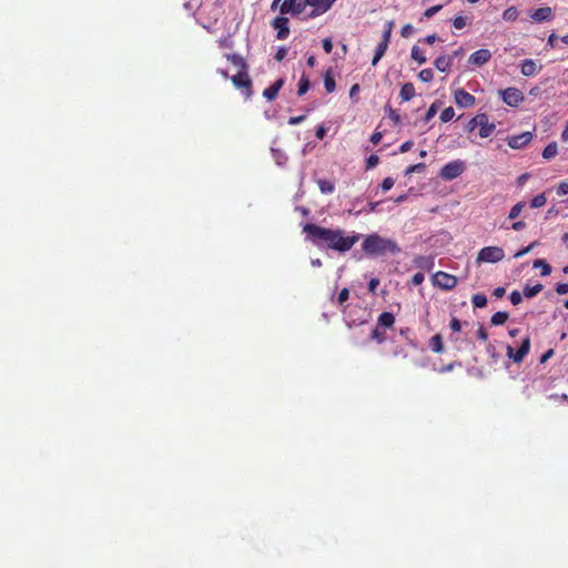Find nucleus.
<instances>
[{
	"instance_id": "69168bd1",
	"label": "nucleus",
	"mask_w": 568,
	"mask_h": 568,
	"mask_svg": "<svg viewBox=\"0 0 568 568\" xmlns=\"http://www.w3.org/2000/svg\"><path fill=\"white\" fill-rule=\"evenodd\" d=\"M413 144H414L413 141H406L405 143H403L400 145L399 151L402 153H405V152H407V151H409L412 149Z\"/></svg>"
},
{
	"instance_id": "bf43d9fd",
	"label": "nucleus",
	"mask_w": 568,
	"mask_h": 568,
	"mask_svg": "<svg viewBox=\"0 0 568 568\" xmlns=\"http://www.w3.org/2000/svg\"><path fill=\"white\" fill-rule=\"evenodd\" d=\"M449 326H450V328H452L454 332H459V331H460V328H462V324H460L459 320H457V318H455V317L450 321Z\"/></svg>"
},
{
	"instance_id": "4468645a",
	"label": "nucleus",
	"mask_w": 568,
	"mask_h": 568,
	"mask_svg": "<svg viewBox=\"0 0 568 568\" xmlns=\"http://www.w3.org/2000/svg\"><path fill=\"white\" fill-rule=\"evenodd\" d=\"M530 17L537 22L548 21L552 18V10L550 7L539 8L535 10Z\"/></svg>"
},
{
	"instance_id": "864d4df0",
	"label": "nucleus",
	"mask_w": 568,
	"mask_h": 568,
	"mask_svg": "<svg viewBox=\"0 0 568 568\" xmlns=\"http://www.w3.org/2000/svg\"><path fill=\"white\" fill-rule=\"evenodd\" d=\"M286 54H287V49H286V48H284V47H281V48H278V50L276 51V53H275V57H274V58H275V60H277V61H282V60H284V59H285Z\"/></svg>"
},
{
	"instance_id": "ea45409f",
	"label": "nucleus",
	"mask_w": 568,
	"mask_h": 568,
	"mask_svg": "<svg viewBox=\"0 0 568 568\" xmlns=\"http://www.w3.org/2000/svg\"><path fill=\"white\" fill-rule=\"evenodd\" d=\"M425 168H426V165L424 163H417V164L410 165L406 169L405 175H409V174L416 173V172H423L425 170Z\"/></svg>"
},
{
	"instance_id": "680f3d73",
	"label": "nucleus",
	"mask_w": 568,
	"mask_h": 568,
	"mask_svg": "<svg viewBox=\"0 0 568 568\" xmlns=\"http://www.w3.org/2000/svg\"><path fill=\"white\" fill-rule=\"evenodd\" d=\"M315 135L320 140L324 139V136L326 135V129L324 128V125H320L316 129Z\"/></svg>"
},
{
	"instance_id": "c9c22d12",
	"label": "nucleus",
	"mask_w": 568,
	"mask_h": 568,
	"mask_svg": "<svg viewBox=\"0 0 568 568\" xmlns=\"http://www.w3.org/2000/svg\"><path fill=\"white\" fill-rule=\"evenodd\" d=\"M473 304L475 307H484L487 304V297L484 294L473 295Z\"/></svg>"
},
{
	"instance_id": "3c124183",
	"label": "nucleus",
	"mask_w": 568,
	"mask_h": 568,
	"mask_svg": "<svg viewBox=\"0 0 568 568\" xmlns=\"http://www.w3.org/2000/svg\"><path fill=\"white\" fill-rule=\"evenodd\" d=\"M348 297H349V291L347 288H343L338 294L337 301L339 304H343L348 300Z\"/></svg>"
},
{
	"instance_id": "f03ea898",
	"label": "nucleus",
	"mask_w": 568,
	"mask_h": 568,
	"mask_svg": "<svg viewBox=\"0 0 568 568\" xmlns=\"http://www.w3.org/2000/svg\"><path fill=\"white\" fill-rule=\"evenodd\" d=\"M363 251L368 255H385L387 253L397 254L400 252V248L390 239H385L379 236L378 234H371L366 236L362 244Z\"/></svg>"
},
{
	"instance_id": "c85d7f7f",
	"label": "nucleus",
	"mask_w": 568,
	"mask_h": 568,
	"mask_svg": "<svg viewBox=\"0 0 568 568\" xmlns=\"http://www.w3.org/2000/svg\"><path fill=\"white\" fill-rule=\"evenodd\" d=\"M227 59L236 67H240L241 70H247V64L241 55L237 54H229Z\"/></svg>"
},
{
	"instance_id": "49530a36",
	"label": "nucleus",
	"mask_w": 568,
	"mask_h": 568,
	"mask_svg": "<svg viewBox=\"0 0 568 568\" xmlns=\"http://www.w3.org/2000/svg\"><path fill=\"white\" fill-rule=\"evenodd\" d=\"M530 349V338L527 336L523 339L520 347L518 351L523 352L524 355H527Z\"/></svg>"
},
{
	"instance_id": "4c0bfd02",
	"label": "nucleus",
	"mask_w": 568,
	"mask_h": 568,
	"mask_svg": "<svg viewBox=\"0 0 568 568\" xmlns=\"http://www.w3.org/2000/svg\"><path fill=\"white\" fill-rule=\"evenodd\" d=\"M454 115H455L454 109L452 106H448L443 110V112L440 114V120H442V122H448L454 118Z\"/></svg>"
},
{
	"instance_id": "ddd939ff",
	"label": "nucleus",
	"mask_w": 568,
	"mask_h": 568,
	"mask_svg": "<svg viewBox=\"0 0 568 568\" xmlns=\"http://www.w3.org/2000/svg\"><path fill=\"white\" fill-rule=\"evenodd\" d=\"M455 102L460 108H469L475 103V98L464 89H458L455 92Z\"/></svg>"
},
{
	"instance_id": "7c9ffc66",
	"label": "nucleus",
	"mask_w": 568,
	"mask_h": 568,
	"mask_svg": "<svg viewBox=\"0 0 568 568\" xmlns=\"http://www.w3.org/2000/svg\"><path fill=\"white\" fill-rule=\"evenodd\" d=\"M310 87H311V82H310L308 78L305 75H302L300 83H298L297 94L298 95L305 94L308 91Z\"/></svg>"
},
{
	"instance_id": "cd10ccee",
	"label": "nucleus",
	"mask_w": 568,
	"mask_h": 568,
	"mask_svg": "<svg viewBox=\"0 0 568 568\" xmlns=\"http://www.w3.org/2000/svg\"><path fill=\"white\" fill-rule=\"evenodd\" d=\"M507 355L509 358H511L515 363H520L524 361L525 356L523 352L518 351L515 352L511 346H507Z\"/></svg>"
},
{
	"instance_id": "052dcab7",
	"label": "nucleus",
	"mask_w": 568,
	"mask_h": 568,
	"mask_svg": "<svg viewBox=\"0 0 568 568\" xmlns=\"http://www.w3.org/2000/svg\"><path fill=\"white\" fill-rule=\"evenodd\" d=\"M430 264H432V260H430V257L422 256V257H419V260H418V265H419L420 267H429V266H430Z\"/></svg>"
},
{
	"instance_id": "4d7b16f0",
	"label": "nucleus",
	"mask_w": 568,
	"mask_h": 568,
	"mask_svg": "<svg viewBox=\"0 0 568 568\" xmlns=\"http://www.w3.org/2000/svg\"><path fill=\"white\" fill-rule=\"evenodd\" d=\"M424 278H425V277H424V274H423V273H420V272H418V273L414 274V276H413V278H412V283H413L414 285H419V284H422V283H423Z\"/></svg>"
},
{
	"instance_id": "393cba45",
	"label": "nucleus",
	"mask_w": 568,
	"mask_h": 568,
	"mask_svg": "<svg viewBox=\"0 0 568 568\" xmlns=\"http://www.w3.org/2000/svg\"><path fill=\"white\" fill-rule=\"evenodd\" d=\"M534 267L540 268L542 276H547L551 273V266L545 260H536L534 262Z\"/></svg>"
},
{
	"instance_id": "412c9836",
	"label": "nucleus",
	"mask_w": 568,
	"mask_h": 568,
	"mask_svg": "<svg viewBox=\"0 0 568 568\" xmlns=\"http://www.w3.org/2000/svg\"><path fill=\"white\" fill-rule=\"evenodd\" d=\"M395 322V317L392 313L384 312L378 317L377 326L390 327Z\"/></svg>"
},
{
	"instance_id": "f704fd0d",
	"label": "nucleus",
	"mask_w": 568,
	"mask_h": 568,
	"mask_svg": "<svg viewBox=\"0 0 568 568\" xmlns=\"http://www.w3.org/2000/svg\"><path fill=\"white\" fill-rule=\"evenodd\" d=\"M546 201H547V200H546L545 194H544V193H541V194L536 195V196L531 200L530 205H531V207H534V209H538V207L544 206V205L546 204Z\"/></svg>"
},
{
	"instance_id": "9b49d317",
	"label": "nucleus",
	"mask_w": 568,
	"mask_h": 568,
	"mask_svg": "<svg viewBox=\"0 0 568 568\" xmlns=\"http://www.w3.org/2000/svg\"><path fill=\"white\" fill-rule=\"evenodd\" d=\"M272 26H273L274 29L277 30V39L284 40V39L287 38V36L290 33L288 19L287 18L276 17L273 20Z\"/></svg>"
},
{
	"instance_id": "0e129e2a",
	"label": "nucleus",
	"mask_w": 568,
	"mask_h": 568,
	"mask_svg": "<svg viewBox=\"0 0 568 568\" xmlns=\"http://www.w3.org/2000/svg\"><path fill=\"white\" fill-rule=\"evenodd\" d=\"M304 120H305V115L293 116V118H290L288 124L295 125V124L303 122Z\"/></svg>"
},
{
	"instance_id": "2f4dec72",
	"label": "nucleus",
	"mask_w": 568,
	"mask_h": 568,
	"mask_svg": "<svg viewBox=\"0 0 568 568\" xmlns=\"http://www.w3.org/2000/svg\"><path fill=\"white\" fill-rule=\"evenodd\" d=\"M317 184L322 193H332L334 191V184L328 180H318Z\"/></svg>"
},
{
	"instance_id": "de8ad7c7",
	"label": "nucleus",
	"mask_w": 568,
	"mask_h": 568,
	"mask_svg": "<svg viewBox=\"0 0 568 568\" xmlns=\"http://www.w3.org/2000/svg\"><path fill=\"white\" fill-rule=\"evenodd\" d=\"M378 162H379V158L375 154H372L368 156V159L366 161V168L373 169L378 164Z\"/></svg>"
},
{
	"instance_id": "dca6fc26",
	"label": "nucleus",
	"mask_w": 568,
	"mask_h": 568,
	"mask_svg": "<svg viewBox=\"0 0 568 568\" xmlns=\"http://www.w3.org/2000/svg\"><path fill=\"white\" fill-rule=\"evenodd\" d=\"M335 0H304L305 6H311L321 10L322 12L327 11Z\"/></svg>"
},
{
	"instance_id": "6ab92c4d",
	"label": "nucleus",
	"mask_w": 568,
	"mask_h": 568,
	"mask_svg": "<svg viewBox=\"0 0 568 568\" xmlns=\"http://www.w3.org/2000/svg\"><path fill=\"white\" fill-rule=\"evenodd\" d=\"M520 71L525 77H530L536 72V63L531 59H526L523 61Z\"/></svg>"
},
{
	"instance_id": "b1692460",
	"label": "nucleus",
	"mask_w": 568,
	"mask_h": 568,
	"mask_svg": "<svg viewBox=\"0 0 568 568\" xmlns=\"http://www.w3.org/2000/svg\"><path fill=\"white\" fill-rule=\"evenodd\" d=\"M558 151V146L556 142L549 143L542 151V158L546 160L552 159Z\"/></svg>"
},
{
	"instance_id": "1a4fd4ad",
	"label": "nucleus",
	"mask_w": 568,
	"mask_h": 568,
	"mask_svg": "<svg viewBox=\"0 0 568 568\" xmlns=\"http://www.w3.org/2000/svg\"><path fill=\"white\" fill-rule=\"evenodd\" d=\"M304 0H285L281 6V13L292 12L293 14H300L305 9Z\"/></svg>"
},
{
	"instance_id": "603ef678",
	"label": "nucleus",
	"mask_w": 568,
	"mask_h": 568,
	"mask_svg": "<svg viewBox=\"0 0 568 568\" xmlns=\"http://www.w3.org/2000/svg\"><path fill=\"white\" fill-rule=\"evenodd\" d=\"M394 183H395V182H394V180H393L392 178H386V179H384V181L382 182V185H381V186H382V190H383V191H388V190H390V189L393 187Z\"/></svg>"
},
{
	"instance_id": "20e7f679",
	"label": "nucleus",
	"mask_w": 568,
	"mask_h": 568,
	"mask_svg": "<svg viewBox=\"0 0 568 568\" xmlns=\"http://www.w3.org/2000/svg\"><path fill=\"white\" fill-rule=\"evenodd\" d=\"M504 250L499 246H486L478 253L477 262L496 263L504 258Z\"/></svg>"
},
{
	"instance_id": "0eeeda50",
	"label": "nucleus",
	"mask_w": 568,
	"mask_h": 568,
	"mask_svg": "<svg viewBox=\"0 0 568 568\" xmlns=\"http://www.w3.org/2000/svg\"><path fill=\"white\" fill-rule=\"evenodd\" d=\"M499 93L503 97V101L510 106H517L524 101L523 92L516 88H507L505 90H500Z\"/></svg>"
},
{
	"instance_id": "6e6552de",
	"label": "nucleus",
	"mask_w": 568,
	"mask_h": 568,
	"mask_svg": "<svg viewBox=\"0 0 568 568\" xmlns=\"http://www.w3.org/2000/svg\"><path fill=\"white\" fill-rule=\"evenodd\" d=\"M434 285L438 286L443 290H452L457 284V278L450 274H447L445 272H437L434 275Z\"/></svg>"
},
{
	"instance_id": "473e14b6",
	"label": "nucleus",
	"mask_w": 568,
	"mask_h": 568,
	"mask_svg": "<svg viewBox=\"0 0 568 568\" xmlns=\"http://www.w3.org/2000/svg\"><path fill=\"white\" fill-rule=\"evenodd\" d=\"M517 17H518V11L515 7H509L503 13V18L506 21H514L517 19Z\"/></svg>"
},
{
	"instance_id": "13d9d810",
	"label": "nucleus",
	"mask_w": 568,
	"mask_h": 568,
	"mask_svg": "<svg viewBox=\"0 0 568 568\" xmlns=\"http://www.w3.org/2000/svg\"><path fill=\"white\" fill-rule=\"evenodd\" d=\"M323 49L326 53H331L333 50V43L331 39L326 38L323 40Z\"/></svg>"
},
{
	"instance_id": "774afa93",
	"label": "nucleus",
	"mask_w": 568,
	"mask_h": 568,
	"mask_svg": "<svg viewBox=\"0 0 568 568\" xmlns=\"http://www.w3.org/2000/svg\"><path fill=\"white\" fill-rule=\"evenodd\" d=\"M382 136H383V135H382V133H381V132H375V133H373V134H372V136H371V142H372L373 144H377V143H379V141L382 140Z\"/></svg>"
},
{
	"instance_id": "37998d69",
	"label": "nucleus",
	"mask_w": 568,
	"mask_h": 568,
	"mask_svg": "<svg viewBox=\"0 0 568 568\" xmlns=\"http://www.w3.org/2000/svg\"><path fill=\"white\" fill-rule=\"evenodd\" d=\"M443 6L442 4H437V6H433L430 8H428L425 12H424V17L425 18H432L433 16H435L437 12H439L442 10Z\"/></svg>"
},
{
	"instance_id": "a18cd8bd",
	"label": "nucleus",
	"mask_w": 568,
	"mask_h": 568,
	"mask_svg": "<svg viewBox=\"0 0 568 568\" xmlns=\"http://www.w3.org/2000/svg\"><path fill=\"white\" fill-rule=\"evenodd\" d=\"M385 110L387 111L388 116L394 121L395 124H398L400 122L399 114L395 110H393L389 105H387L385 108Z\"/></svg>"
},
{
	"instance_id": "2eb2a0df",
	"label": "nucleus",
	"mask_w": 568,
	"mask_h": 568,
	"mask_svg": "<svg viewBox=\"0 0 568 568\" xmlns=\"http://www.w3.org/2000/svg\"><path fill=\"white\" fill-rule=\"evenodd\" d=\"M283 84H284L283 79L276 80L271 87H268L267 89L264 90L263 97L268 101L274 100L276 98V95L278 94V91L281 90Z\"/></svg>"
},
{
	"instance_id": "f257e3e1",
	"label": "nucleus",
	"mask_w": 568,
	"mask_h": 568,
	"mask_svg": "<svg viewBox=\"0 0 568 568\" xmlns=\"http://www.w3.org/2000/svg\"><path fill=\"white\" fill-rule=\"evenodd\" d=\"M303 231L316 246L326 244L327 247L337 252H347L359 240V235L345 236L343 230H332L318 226L316 224H305Z\"/></svg>"
},
{
	"instance_id": "72a5a7b5",
	"label": "nucleus",
	"mask_w": 568,
	"mask_h": 568,
	"mask_svg": "<svg viewBox=\"0 0 568 568\" xmlns=\"http://www.w3.org/2000/svg\"><path fill=\"white\" fill-rule=\"evenodd\" d=\"M525 205H526V204H525V202H523V201H521V202H518L517 204H515V205L511 207V210H510V212H509L508 217H509L510 220H515V219H516V217L521 213V211H523V209L525 207Z\"/></svg>"
},
{
	"instance_id": "338daca9",
	"label": "nucleus",
	"mask_w": 568,
	"mask_h": 568,
	"mask_svg": "<svg viewBox=\"0 0 568 568\" xmlns=\"http://www.w3.org/2000/svg\"><path fill=\"white\" fill-rule=\"evenodd\" d=\"M477 337H478L479 339L484 341V342H485V341H487V338H488V334H487V332L485 331V328H484V327H480V328L477 331Z\"/></svg>"
},
{
	"instance_id": "09e8293b",
	"label": "nucleus",
	"mask_w": 568,
	"mask_h": 568,
	"mask_svg": "<svg viewBox=\"0 0 568 568\" xmlns=\"http://www.w3.org/2000/svg\"><path fill=\"white\" fill-rule=\"evenodd\" d=\"M414 32V27L412 24H405L402 30H400V36L403 38H408L413 34Z\"/></svg>"
},
{
	"instance_id": "c756f323",
	"label": "nucleus",
	"mask_w": 568,
	"mask_h": 568,
	"mask_svg": "<svg viewBox=\"0 0 568 568\" xmlns=\"http://www.w3.org/2000/svg\"><path fill=\"white\" fill-rule=\"evenodd\" d=\"M412 59L417 61L419 64H424L427 61L426 57L422 53L417 45L412 48Z\"/></svg>"
},
{
	"instance_id": "f8f14e48",
	"label": "nucleus",
	"mask_w": 568,
	"mask_h": 568,
	"mask_svg": "<svg viewBox=\"0 0 568 568\" xmlns=\"http://www.w3.org/2000/svg\"><path fill=\"white\" fill-rule=\"evenodd\" d=\"M491 58V53L487 49H479L476 52H474L469 59L468 62L474 65H483L487 63Z\"/></svg>"
},
{
	"instance_id": "7ed1b4c3",
	"label": "nucleus",
	"mask_w": 568,
	"mask_h": 568,
	"mask_svg": "<svg viewBox=\"0 0 568 568\" xmlns=\"http://www.w3.org/2000/svg\"><path fill=\"white\" fill-rule=\"evenodd\" d=\"M477 126L480 128L479 135L481 138H488L496 128L494 123H489L486 113L477 114L467 124L468 131H474Z\"/></svg>"
},
{
	"instance_id": "423d86ee",
	"label": "nucleus",
	"mask_w": 568,
	"mask_h": 568,
	"mask_svg": "<svg viewBox=\"0 0 568 568\" xmlns=\"http://www.w3.org/2000/svg\"><path fill=\"white\" fill-rule=\"evenodd\" d=\"M232 82L237 89H245L246 98L252 95V81L248 77L247 70H240L237 74L232 77Z\"/></svg>"
},
{
	"instance_id": "c03bdc74",
	"label": "nucleus",
	"mask_w": 568,
	"mask_h": 568,
	"mask_svg": "<svg viewBox=\"0 0 568 568\" xmlns=\"http://www.w3.org/2000/svg\"><path fill=\"white\" fill-rule=\"evenodd\" d=\"M509 298L513 305H518L523 301V294L518 291H514L511 292Z\"/></svg>"
},
{
	"instance_id": "5701e85b",
	"label": "nucleus",
	"mask_w": 568,
	"mask_h": 568,
	"mask_svg": "<svg viewBox=\"0 0 568 568\" xmlns=\"http://www.w3.org/2000/svg\"><path fill=\"white\" fill-rule=\"evenodd\" d=\"M388 48V44L385 43V42H381L376 50H375V54H374V58L372 60V64L373 65H376L378 63V61L382 59V57L385 54L386 50Z\"/></svg>"
},
{
	"instance_id": "a211bd4d",
	"label": "nucleus",
	"mask_w": 568,
	"mask_h": 568,
	"mask_svg": "<svg viewBox=\"0 0 568 568\" xmlns=\"http://www.w3.org/2000/svg\"><path fill=\"white\" fill-rule=\"evenodd\" d=\"M415 95V88L414 84L410 82H407L403 84L399 97L403 101H409Z\"/></svg>"
},
{
	"instance_id": "6e6d98bb",
	"label": "nucleus",
	"mask_w": 568,
	"mask_h": 568,
	"mask_svg": "<svg viewBox=\"0 0 568 568\" xmlns=\"http://www.w3.org/2000/svg\"><path fill=\"white\" fill-rule=\"evenodd\" d=\"M556 292L559 295L567 294L568 293V284L567 283H559V284H557Z\"/></svg>"
},
{
	"instance_id": "a878e982",
	"label": "nucleus",
	"mask_w": 568,
	"mask_h": 568,
	"mask_svg": "<svg viewBox=\"0 0 568 568\" xmlns=\"http://www.w3.org/2000/svg\"><path fill=\"white\" fill-rule=\"evenodd\" d=\"M509 318V315L507 312H497L491 316V324L493 325H501L506 323V321Z\"/></svg>"
},
{
	"instance_id": "4be33fe9",
	"label": "nucleus",
	"mask_w": 568,
	"mask_h": 568,
	"mask_svg": "<svg viewBox=\"0 0 568 568\" xmlns=\"http://www.w3.org/2000/svg\"><path fill=\"white\" fill-rule=\"evenodd\" d=\"M542 288H544L542 284H539V283L534 286L527 285L524 288L523 295L527 298H531V297L536 296L538 293H540L542 291Z\"/></svg>"
},
{
	"instance_id": "9d476101",
	"label": "nucleus",
	"mask_w": 568,
	"mask_h": 568,
	"mask_svg": "<svg viewBox=\"0 0 568 568\" xmlns=\"http://www.w3.org/2000/svg\"><path fill=\"white\" fill-rule=\"evenodd\" d=\"M531 140L532 133L527 131L518 135L509 136L507 139V142L511 149H521L525 145H527Z\"/></svg>"
},
{
	"instance_id": "5fc2aeb1",
	"label": "nucleus",
	"mask_w": 568,
	"mask_h": 568,
	"mask_svg": "<svg viewBox=\"0 0 568 568\" xmlns=\"http://www.w3.org/2000/svg\"><path fill=\"white\" fill-rule=\"evenodd\" d=\"M557 194L559 196L568 194V183L561 182L557 187Z\"/></svg>"
},
{
	"instance_id": "aec40b11",
	"label": "nucleus",
	"mask_w": 568,
	"mask_h": 568,
	"mask_svg": "<svg viewBox=\"0 0 568 568\" xmlns=\"http://www.w3.org/2000/svg\"><path fill=\"white\" fill-rule=\"evenodd\" d=\"M429 346L434 353H443L444 352V344L443 338L439 334L434 335L430 338Z\"/></svg>"
},
{
	"instance_id": "e2e57ef3",
	"label": "nucleus",
	"mask_w": 568,
	"mask_h": 568,
	"mask_svg": "<svg viewBox=\"0 0 568 568\" xmlns=\"http://www.w3.org/2000/svg\"><path fill=\"white\" fill-rule=\"evenodd\" d=\"M554 355V349H548L540 357V364H545Z\"/></svg>"
},
{
	"instance_id": "a19ab883",
	"label": "nucleus",
	"mask_w": 568,
	"mask_h": 568,
	"mask_svg": "<svg viewBox=\"0 0 568 568\" xmlns=\"http://www.w3.org/2000/svg\"><path fill=\"white\" fill-rule=\"evenodd\" d=\"M372 338L377 341L378 343H382L385 341V333L381 331L379 326H376L373 331H372Z\"/></svg>"
},
{
	"instance_id": "79ce46f5",
	"label": "nucleus",
	"mask_w": 568,
	"mask_h": 568,
	"mask_svg": "<svg viewBox=\"0 0 568 568\" xmlns=\"http://www.w3.org/2000/svg\"><path fill=\"white\" fill-rule=\"evenodd\" d=\"M537 244H538V242H537V241L532 242L531 244H529V245H528V246H526L525 248H523V250L518 251V252L514 255V257H515V258H519V257H521V256L526 255V254H527V253H529V252L532 250V247H535Z\"/></svg>"
},
{
	"instance_id": "bb28decb",
	"label": "nucleus",
	"mask_w": 568,
	"mask_h": 568,
	"mask_svg": "<svg viewBox=\"0 0 568 568\" xmlns=\"http://www.w3.org/2000/svg\"><path fill=\"white\" fill-rule=\"evenodd\" d=\"M324 85L328 93L333 92L336 88V83L331 74V70H328L324 75Z\"/></svg>"
},
{
	"instance_id": "39448f33",
	"label": "nucleus",
	"mask_w": 568,
	"mask_h": 568,
	"mask_svg": "<svg viewBox=\"0 0 568 568\" xmlns=\"http://www.w3.org/2000/svg\"><path fill=\"white\" fill-rule=\"evenodd\" d=\"M464 171L465 163L457 160L444 165L440 170L439 176L444 180L450 181L459 176Z\"/></svg>"
},
{
	"instance_id": "e433bc0d",
	"label": "nucleus",
	"mask_w": 568,
	"mask_h": 568,
	"mask_svg": "<svg viewBox=\"0 0 568 568\" xmlns=\"http://www.w3.org/2000/svg\"><path fill=\"white\" fill-rule=\"evenodd\" d=\"M418 78L423 82H430L434 78V72L432 69H424L418 73Z\"/></svg>"
},
{
	"instance_id": "f3484780",
	"label": "nucleus",
	"mask_w": 568,
	"mask_h": 568,
	"mask_svg": "<svg viewBox=\"0 0 568 568\" xmlns=\"http://www.w3.org/2000/svg\"><path fill=\"white\" fill-rule=\"evenodd\" d=\"M452 62H453V57H448V55H439L434 64L435 67L442 71V72H446L449 70L450 65H452Z\"/></svg>"
},
{
	"instance_id": "8fccbe9b",
	"label": "nucleus",
	"mask_w": 568,
	"mask_h": 568,
	"mask_svg": "<svg viewBox=\"0 0 568 568\" xmlns=\"http://www.w3.org/2000/svg\"><path fill=\"white\" fill-rule=\"evenodd\" d=\"M453 24L456 29H463L466 26V18L464 17H456L453 20Z\"/></svg>"
},
{
	"instance_id": "58836bf2",
	"label": "nucleus",
	"mask_w": 568,
	"mask_h": 568,
	"mask_svg": "<svg viewBox=\"0 0 568 568\" xmlns=\"http://www.w3.org/2000/svg\"><path fill=\"white\" fill-rule=\"evenodd\" d=\"M437 111H438V104H437V102H434L429 106L428 111L426 112V114L424 116V121L425 122L430 121L436 115Z\"/></svg>"
}]
</instances>
